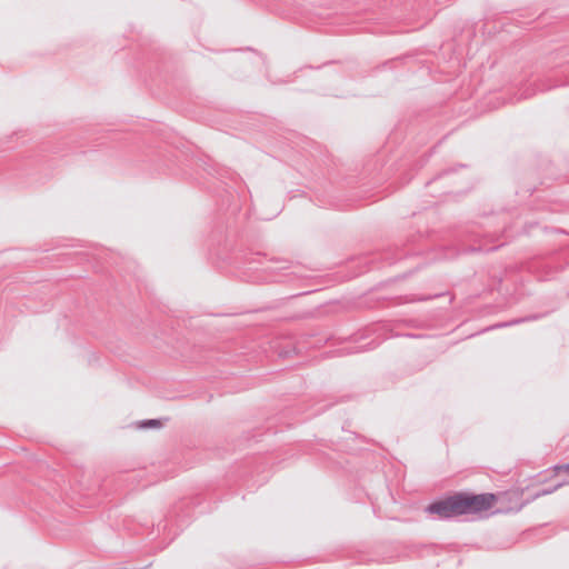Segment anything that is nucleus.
Here are the masks:
<instances>
[{
  "mask_svg": "<svg viewBox=\"0 0 569 569\" xmlns=\"http://www.w3.org/2000/svg\"><path fill=\"white\" fill-rule=\"evenodd\" d=\"M557 470H563L569 475V463L562 467H558Z\"/></svg>",
  "mask_w": 569,
  "mask_h": 569,
  "instance_id": "nucleus-4",
  "label": "nucleus"
},
{
  "mask_svg": "<svg viewBox=\"0 0 569 569\" xmlns=\"http://www.w3.org/2000/svg\"><path fill=\"white\" fill-rule=\"evenodd\" d=\"M141 427L146 428V427H152V428H159L161 427V422L157 419H151V420H147V421H143Z\"/></svg>",
  "mask_w": 569,
  "mask_h": 569,
  "instance_id": "nucleus-2",
  "label": "nucleus"
},
{
  "mask_svg": "<svg viewBox=\"0 0 569 569\" xmlns=\"http://www.w3.org/2000/svg\"><path fill=\"white\" fill-rule=\"evenodd\" d=\"M495 502L496 496L492 493H456L443 500L429 505L427 510L430 513L437 515L439 518L447 519L489 510Z\"/></svg>",
  "mask_w": 569,
  "mask_h": 569,
  "instance_id": "nucleus-1",
  "label": "nucleus"
},
{
  "mask_svg": "<svg viewBox=\"0 0 569 569\" xmlns=\"http://www.w3.org/2000/svg\"><path fill=\"white\" fill-rule=\"evenodd\" d=\"M562 485H563V483H562V482H560V483L556 485V486H555L553 488H551V489L542 490V491H540V492L536 493V497H540V496H545V495L552 493V492H555L558 488H560Z\"/></svg>",
  "mask_w": 569,
  "mask_h": 569,
  "instance_id": "nucleus-3",
  "label": "nucleus"
}]
</instances>
